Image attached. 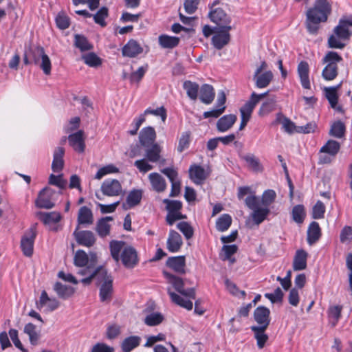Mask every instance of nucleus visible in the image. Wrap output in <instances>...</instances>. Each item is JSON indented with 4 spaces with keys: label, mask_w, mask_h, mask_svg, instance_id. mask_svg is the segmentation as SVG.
Segmentation results:
<instances>
[{
    "label": "nucleus",
    "mask_w": 352,
    "mask_h": 352,
    "mask_svg": "<svg viewBox=\"0 0 352 352\" xmlns=\"http://www.w3.org/2000/svg\"><path fill=\"white\" fill-rule=\"evenodd\" d=\"M345 133V125L341 121L335 122L331 127L329 134L335 138H341Z\"/></svg>",
    "instance_id": "52"
},
{
    "label": "nucleus",
    "mask_w": 352,
    "mask_h": 352,
    "mask_svg": "<svg viewBox=\"0 0 352 352\" xmlns=\"http://www.w3.org/2000/svg\"><path fill=\"white\" fill-rule=\"evenodd\" d=\"M273 73L272 71L268 70L265 72L253 76V79L255 81V85L258 89H263L267 87L273 79Z\"/></svg>",
    "instance_id": "25"
},
{
    "label": "nucleus",
    "mask_w": 352,
    "mask_h": 352,
    "mask_svg": "<svg viewBox=\"0 0 352 352\" xmlns=\"http://www.w3.org/2000/svg\"><path fill=\"white\" fill-rule=\"evenodd\" d=\"M164 319V317L161 313L155 312L147 315L144 322L146 325L153 327L161 324Z\"/></svg>",
    "instance_id": "50"
},
{
    "label": "nucleus",
    "mask_w": 352,
    "mask_h": 352,
    "mask_svg": "<svg viewBox=\"0 0 352 352\" xmlns=\"http://www.w3.org/2000/svg\"><path fill=\"white\" fill-rule=\"evenodd\" d=\"M276 197V194L274 190H266L262 195L261 203L263 206L268 208L275 201Z\"/></svg>",
    "instance_id": "57"
},
{
    "label": "nucleus",
    "mask_w": 352,
    "mask_h": 352,
    "mask_svg": "<svg viewBox=\"0 0 352 352\" xmlns=\"http://www.w3.org/2000/svg\"><path fill=\"white\" fill-rule=\"evenodd\" d=\"M163 202L166 204V209L168 214H172L175 212H178L182 208V202L179 200H170L165 199Z\"/></svg>",
    "instance_id": "54"
},
{
    "label": "nucleus",
    "mask_w": 352,
    "mask_h": 352,
    "mask_svg": "<svg viewBox=\"0 0 352 352\" xmlns=\"http://www.w3.org/2000/svg\"><path fill=\"white\" fill-rule=\"evenodd\" d=\"M25 52L34 65H39L43 73H51L52 65L49 56L45 53L44 48L40 45L25 47Z\"/></svg>",
    "instance_id": "3"
},
{
    "label": "nucleus",
    "mask_w": 352,
    "mask_h": 352,
    "mask_svg": "<svg viewBox=\"0 0 352 352\" xmlns=\"http://www.w3.org/2000/svg\"><path fill=\"white\" fill-rule=\"evenodd\" d=\"M109 16V10L107 7L103 6L100 8L95 14H92L94 22L101 27H105L107 23L105 19Z\"/></svg>",
    "instance_id": "47"
},
{
    "label": "nucleus",
    "mask_w": 352,
    "mask_h": 352,
    "mask_svg": "<svg viewBox=\"0 0 352 352\" xmlns=\"http://www.w3.org/2000/svg\"><path fill=\"white\" fill-rule=\"evenodd\" d=\"M325 206L321 201H318L312 209L311 217L314 219H322L324 217Z\"/></svg>",
    "instance_id": "59"
},
{
    "label": "nucleus",
    "mask_w": 352,
    "mask_h": 352,
    "mask_svg": "<svg viewBox=\"0 0 352 352\" xmlns=\"http://www.w3.org/2000/svg\"><path fill=\"white\" fill-rule=\"evenodd\" d=\"M156 139V133L153 127L147 126L143 128L139 135L140 144L145 148L150 147L154 144Z\"/></svg>",
    "instance_id": "15"
},
{
    "label": "nucleus",
    "mask_w": 352,
    "mask_h": 352,
    "mask_svg": "<svg viewBox=\"0 0 352 352\" xmlns=\"http://www.w3.org/2000/svg\"><path fill=\"white\" fill-rule=\"evenodd\" d=\"M104 267L102 265L96 267L88 276L81 279L80 282L85 285H89L91 284L94 278H96V282H98V277L102 273V270H104Z\"/></svg>",
    "instance_id": "62"
},
{
    "label": "nucleus",
    "mask_w": 352,
    "mask_h": 352,
    "mask_svg": "<svg viewBox=\"0 0 352 352\" xmlns=\"http://www.w3.org/2000/svg\"><path fill=\"white\" fill-rule=\"evenodd\" d=\"M148 179L155 191L162 192L166 190V181L159 173H152L149 174Z\"/></svg>",
    "instance_id": "27"
},
{
    "label": "nucleus",
    "mask_w": 352,
    "mask_h": 352,
    "mask_svg": "<svg viewBox=\"0 0 352 352\" xmlns=\"http://www.w3.org/2000/svg\"><path fill=\"white\" fill-rule=\"evenodd\" d=\"M342 307L340 305L330 306L327 310V316L329 324L334 327L341 318Z\"/></svg>",
    "instance_id": "31"
},
{
    "label": "nucleus",
    "mask_w": 352,
    "mask_h": 352,
    "mask_svg": "<svg viewBox=\"0 0 352 352\" xmlns=\"http://www.w3.org/2000/svg\"><path fill=\"white\" fill-rule=\"evenodd\" d=\"M110 229L111 226L108 223L104 222L103 220L99 219L97 222L96 231L100 237L104 238L109 235Z\"/></svg>",
    "instance_id": "60"
},
{
    "label": "nucleus",
    "mask_w": 352,
    "mask_h": 352,
    "mask_svg": "<svg viewBox=\"0 0 352 352\" xmlns=\"http://www.w3.org/2000/svg\"><path fill=\"white\" fill-rule=\"evenodd\" d=\"M166 265L177 273L184 274L186 272V258L184 256L168 257Z\"/></svg>",
    "instance_id": "18"
},
{
    "label": "nucleus",
    "mask_w": 352,
    "mask_h": 352,
    "mask_svg": "<svg viewBox=\"0 0 352 352\" xmlns=\"http://www.w3.org/2000/svg\"><path fill=\"white\" fill-rule=\"evenodd\" d=\"M141 338L137 336L126 338L122 342L121 347L123 352H131L133 349L139 346Z\"/></svg>",
    "instance_id": "38"
},
{
    "label": "nucleus",
    "mask_w": 352,
    "mask_h": 352,
    "mask_svg": "<svg viewBox=\"0 0 352 352\" xmlns=\"http://www.w3.org/2000/svg\"><path fill=\"white\" fill-rule=\"evenodd\" d=\"M341 83L336 86L324 87L325 97L328 100L331 107L335 108L338 102V89L340 87Z\"/></svg>",
    "instance_id": "35"
},
{
    "label": "nucleus",
    "mask_w": 352,
    "mask_h": 352,
    "mask_svg": "<svg viewBox=\"0 0 352 352\" xmlns=\"http://www.w3.org/2000/svg\"><path fill=\"white\" fill-rule=\"evenodd\" d=\"M78 227L74 232V236L77 243L87 248H90L96 243V237L94 233L89 230L78 231Z\"/></svg>",
    "instance_id": "13"
},
{
    "label": "nucleus",
    "mask_w": 352,
    "mask_h": 352,
    "mask_svg": "<svg viewBox=\"0 0 352 352\" xmlns=\"http://www.w3.org/2000/svg\"><path fill=\"white\" fill-rule=\"evenodd\" d=\"M96 284L100 286V300L102 302H109L112 300L113 294V278L108 274L107 270H102Z\"/></svg>",
    "instance_id": "4"
},
{
    "label": "nucleus",
    "mask_w": 352,
    "mask_h": 352,
    "mask_svg": "<svg viewBox=\"0 0 352 352\" xmlns=\"http://www.w3.org/2000/svg\"><path fill=\"white\" fill-rule=\"evenodd\" d=\"M270 210L268 208H257L253 210L252 213V218L255 224L259 225L267 218L270 214Z\"/></svg>",
    "instance_id": "40"
},
{
    "label": "nucleus",
    "mask_w": 352,
    "mask_h": 352,
    "mask_svg": "<svg viewBox=\"0 0 352 352\" xmlns=\"http://www.w3.org/2000/svg\"><path fill=\"white\" fill-rule=\"evenodd\" d=\"M65 148L59 146L55 148L52 163V169L55 173L60 172L64 168Z\"/></svg>",
    "instance_id": "23"
},
{
    "label": "nucleus",
    "mask_w": 352,
    "mask_h": 352,
    "mask_svg": "<svg viewBox=\"0 0 352 352\" xmlns=\"http://www.w3.org/2000/svg\"><path fill=\"white\" fill-rule=\"evenodd\" d=\"M54 290L56 292L58 297L63 299L69 298L74 293V289L72 287L63 285L60 282H56L54 284Z\"/></svg>",
    "instance_id": "32"
},
{
    "label": "nucleus",
    "mask_w": 352,
    "mask_h": 352,
    "mask_svg": "<svg viewBox=\"0 0 352 352\" xmlns=\"http://www.w3.org/2000/svg\"><path fill=\"white\" fill-rule=\"evenodd\" d=\"M232 27L216 28V34L212 37V44L217 50H221L230 41V31Z\"/></svg>",
    "instance_id": "6"
},
{
    "label": "nucleus",
    "mask_w": 352,
    "mask_h": 352,
    "mask_svg": "<svg viewBox=\"0 0 352 352\" xmlns=\"http://www.w3.org/2000/svg\"><path fill=\"white\" fill-rule=\"evenodd\" d=\"M82 59L86 65L91 67H97L102 65V59L94 52L83 54Z\"/></svg>",
    "instance_id": "46"
},
{
    "label": "nucleus",
    "mask_w": 352,
    "mask_h": 352,
    "mask_svg": "<svg viewBox=\"0 0 352 352\" xmlns=\"http://www.w3.org/2000/svg\"><path fill=\"white\" fill-rule=\"evenodd\" d=\"M243 160L245 161L248 167H250L254 172H262L263 168L261 164L260 160L253 154H248L242 157Z\"/></svg>",
    "instance_id": "41"
},
{
    "label": "nucleus",
    "mask_w": 352,
    "mask_h": 352,
    "mask_svg": "<svg viewBox=\"0 0 352 352\" xmlns=\"http://www.w3.org/2000/svg\"><path fill=\"white\" fill-rule=\"evenodd\" d=\"M143 196V190L141 189H132L126 198V203L123 204V208L126 210L131 209L141 202Z\"/></svg>",
    "instance_id": "19"
},
{
    "label": "nucleus",
    "mask_w": 352,
    "mask_h": 352,
    "mask_svg": "<svg viewBox=\"0 0 352 352\" xmlns=\"http://www.w3.org/2000/svg\"><path fill=\"white\" fill-rule=\"evenodd\" d=\"M160 45L164 49H173L177 47L180 41L179 37L162 34L158 38Z\"/></svg>",
    "instance_id": "30"
},
{
    "label": "nucleus",
    "mask_w": 352,
    "mask_h": 352,
    "mask_svg": "<svg viewBox=\"0 0 352 352\" xmlns=\"http://www.w3.org/2000/svg\"><path fill=\"white\" fill-rule=\"evenodd\" d=\"M53 195V190L50 188H43L38 193V196L35 201L36 206L38 208L51 209L54 206V204L51 201V197Z\"/></svg>",
    "instance_id": "12"
},
{
    "label": "nucleus",
    "mask_w": 352,
    "mask_h": 352,
    "mask_svg": "<svg viewBox=\"0 0 352 352\" xmlns=\"http://www.w3.org/2000/svg\"><path fill=\"white\" fill-rule=\"evenodd\" d=\"M293 220L297 223H302L304 221L306 214L305 207L302 204L295 206L292 211Z\"/></svg>",
    "instance_id": "49"
},
{
    "label": "nucleus",
    "mask_w": 352,
    "mask_h": 352,
    "mask_svg": "<svg viewBox=\"0 0 352 352\" xmlns=\"http://www.w3.org/2000/svg\"><path fill=\"white\" fill-rule=\"evenodd\" d=\"M255 107L256 104H254L250 100H248L240 109L241 118L250 120Z\"/></svg>",
    "instance_id": "56"
},
{
    "label": "nucleus",
    "mask_w": 352,
    "mask_h": 352,
    "mask_svg": "<svg viewBox=\"0 0 352 352\" xmlns=\"http://www.w3.org/2000/svg\"><path fill=\"white\" fill-rule=\"evenodd\" d=\"M237 120V117L234 114L225 115L220 118L217 122V129L219 132L223 133L232 127Z\"/></svg>",
    "instance_id": "22"
},
{
    "label": "nucleus",
    "mask_w": 352,
    "mask_h": 352,
    "mask_svg": "<svg viewBox=\"0 0 352 352\" xmlns=\"http://www.w3.org/2000/svg\"><path fill=\"white\" fill-rule=\"evenodd\" d=\"M232 221V217L230 214H223L216 221V228L219 232H225L230 227Z\"/></svg>",
    "instance_id": "42"
},
{
    "label": "nucleus",
    "mask_w": 352,
    "mask_h": 352,
    "mask_svg": "<svg viewBox=\"0 0 352 352\" xmlns=\"http://www.w3.org/2000/svg\"><path fill=\"white\" fill-rule=\"evenodd\" d=\"M161 147L157 144H152L147 148L146 151V157L147 160L151 162H156L160 158Z\"/></svg>",
    "instance_id": "44"
},
{
    "label": "nucleus",
    "mask_w": 352,
    "mask_h": 352,
    "mask_svg": "<svg viewBox=\"0 0 352 352\" xmlns=\"http://www.w3.org/2000/svg\"><path fill=\"white\" fill-rule=\"evenodd\" d=\"M177 228L182 232L186 239H190L193 236L194 230L190 224L186 221H182L177 224Z\"/></svg>",
    "instance_id": "55"
},
{
    "label": "nucleus",
    "mask_w": 352,
    "mask_h": 352,
    "mask_svg": "<svg viewBox=\"0 0 352 352\" xmlns=\"http://www.w3.org/2000/svg\"><path fill=\"white\" fill-rule=\"evenodd\" d=\"M307 253L303 250H298L294 258L293 269L295 271L305 270L307 267Z\"/></svg>",
    "instance_id": "28"
},
{
    "label": "nucleus",
    "mask_w": 352,
    "mask_h": 352,
    "mask_svg": "<svg viewBox=\"0 0 352 352\" xmlns=\"http://www.w3.org/2000/svg\"><path fill=\"white\" fill-rule=\"evenodd\" d=\"M338 74V65H327L322 72V78L328 81L334 80Z\"/></svg>",
    "instance_id": "48"
},
{
    "label": "nucleus",
    "mask_w": 352,
    "mask_h": 352,
    "mask_svg": "<svg viewBox=\"0 0 352 352\" xmlns=\"http://www.w3.org/2000/svg\"><path fill=\"white\" fill-rule=\"evenodd\" d=\"M168 294L169 295L172 302L175 304L188 310H191L192 309L193 304L191 300L185 299L176 293L170 291V289H168Z\"/></svg>",
    "instance_id": "34"
},
{
    "label": "nucleus",
    "mask_w": 352,
    "mask_h": 352,
    "mask_svg": "<svg viewBox=\"0 0 352 352\" xmlns=\"http://www.w3.org/2000/svg\"><path fill=\"white\" fill-rule=\"evenodd\" d=\"M120 259H121L123 265L128 269L134 268L139 262L135 249L130 245L124 247Z\"/></svg>",
    "instance_id": "8"
},
{
    "label": "nucleus",
    "mask_w": 352,
    "mask_h": 352,
    "mask_svg": "<svg viewBox=\"0 0 352 352\" xmlns=\"http://www.w3.org/2000/svg\"><path fill=\"white\" fill-rule=\"evenodd\" d=\"M352 16L342 18L339 20L338 25L333 29V34L328 38V47L334 49H343L346 44L340 41H349L352 36Z\"/></svg>",
    "instance_id": "2"
},
{
    "label": "nucleus",
    "mask_w": 352,
    "mask_h": 352,
    "mask_svg": "<svg viewBox=\"0 0 352 352\" xmlns=\"http://www.w3.org/2000/svg\"><path fill=\"white\" fill-rule=\"evenodd\" d=\"M84 132L79 130L76 133H72L68 136L69 145L74 150L79 153H84L85 149V143L84 139Z\"/></svg>",
    "instance_id": "14"
},
{
    "label": "nucleus",
    "mask_w": 352,
    "mask_h": 352,
    "mask_svg": "<svg viewBox=\"0 0 352 352\" xmlns=\"http://www.w3.org/2000/svg\"><path fill=\"white\" fill-rule=\"evenodd\" d=\"M142 51L143 49L139 43L135 40L131 39L122 47V53L123 56L133 58L141 54Z\"/></svg>",
    "instance_id": "21"
},
{
    "label": "nucleus",
    "mask_w": 352,
    "mask_h": 352,
    "mask_svg": "<svg viewBox=\"0 0 352 352\" xmlns=\"http://www.w3.org/2000/svg\"><path fill=\"white\" fill-rule=\"evenodd\" d=\"M340 145L338 142L333 140H329L327 142L321 147L320 151L321 153H326L330 155L335 156L339 151Z\"/></svg>",
    "instance_id": "43"
},
{
    "label": "nucleus",
    "mask_w": 352,
    "mask_h": 352,
    "mask_svg": "<svg viewBox=\"0 0 352 352\" xmlns=\"http://www.w3.org/2000/svg\"><path fill=\"white\" fill-rule=\"evenodd\" d=\"M331 12V5L327 0H316L312 8L306 12V28L311 34H317L319 24L327 21Z\"/></svg>",
    "instance_id": "1"
},
{
    "label": "nucleus",
    "mask_w": 352,
    "mask_h": 352,
    "mask_svg": "<svg viewBox=\"0 0 352 352\" xmlns=\"http://www.w3.org/2000/svg\"><path fill=\"white\" fill-rule=\"evenodd\" d=\"M297 72L300 78V83L304 89H309L311 84L309 80V67L307 62L300 61L297 67Z\"/></svg>",
    "instance_id": "17"
},
{
    "label": "nucleus",
    "mask_w": 352,
    "mask_h": 352,
    "mask_svg": "<svg viewBox=\"0 0 352 352\" xmlns=\"http://www.w3.org/2000/svg\"><path fill=\"white\" fill-rule=\"evenodd\" d=\"M36 236L35 228L32 227L21 240V248L23 254L27 257H31L34 251V243Z\"/></svg>",
    "instance_id": "7"
},
{
    "label": "nucleus",
    "mask_w": 352,
    "mask_h": 352,
    "mask_svg": "<svg viewBox=\"0 0 352 352\" xmlns=\"http://www.w3.org/2000/svg\"><path fill=\"white\" fill-rule=\"evenodd\" d=\"M183 241L181 235L174 230H170L166 241V247L170 252H177L182 248Z\"/></svg>",
    "instance_id": "16"
},
{
    "label": "nucleus",
    "mask_w": 352,
    "mask_h": 352,
    "mask_svg": "<svg viewBox=\"0 0 352 352\" xmlns=\"http://www.w3.org/2000/svg\"><path fill=\"white\" fill-rule=\"evenodd\" d=\"M254 319L258 324L256 327L267 328L271 320L270 310L265 306H258L254 311Z\"/></svg>",
    "instance_id": "11"
},
{
    "label": "nucleus",
    "mask_w": 352,
    "mask_h": 352,
    "mask_svg": "<svg viewBox=\"0 0 352 352\" xmlns=\"http://www.w3.org/2000/svg\"><path fill=\"white\" fill-rule=\"evenodd\" d=\"M122 185L116 179H107L101 184L100 190L102 194L108 197L118 196L122 192Z\"/></svg>",
    "instance_id": "10"
},
{
    "label": "nucleus",
    "mask_w": 352,
    "mask_h": 352,
    "mask_svg": "<svg viewBox=\"0 0 352 352\" xmlns=\"http://www.w3.org/2000/svg\"><path fill=\"white\" fill-rule=\"evenodd\" d=\"M283 296L284 294L280 287H277L274 293L265 294V297L269 299L272 303L281 302Z\"/></svg>",
    "instance_id": "64"
},
{
    "label": "nucleus",
    "mask_w": 352,
    "mask_h": 352,
    "mask_svg": "<svg viewBox=\"0 0 352 352\" xmlns=\"http://www.w3.org/2000/svg\"><path fill=\"white\" fill-rule=\"evenodd\" d=\"M188 172L190 178L197 184H201L208 177L205 169L200 165H191Z\"/></svg>",
    "instance_id": "20"
},
{
    "label": "nucleus",
    "mask_w": 352,
    "mask_h": 352,
    "mask_svg": "<svg viewBox=\"0 0 352 352\" xmlns=\"http://www.w3.org/2000/svg\"><path fill=\"white\" fill-rule=\"evenodd\" d=\"M183 88L186 91V94L190 100H197L199 90V86L197 82L186 80L183 83Z\"/></svg>",
    "instance_id": "36"
},
{
    "label": "nucleus",
    "mask_w": 352,
    "mask_h": 352,
    "mask_svg": "<svg viewBox=\"0 0 352 352\" xmlns=\"http://www.w3.org/2000/svg\"><path fill=\"white\" fill-rule=\"evenodd\" d=\"M250 329L254 333V338L256 340V344L258 348L259 349H262L269 339V336L265 333V331L267 328L256 327V326H252Z\"/></svg>",
    "instance_id": "29"
},
{
    "label": "nucleus",
    "mask_w": 352,
    "mask_h": 352,
    "mask_svg": "<svg viewBox=\"0 0 352 352\" xmlns=\"http://www.w3.org/2000/svg\"><path fill=\"white\" fill-rule=\"evenodd\" d=\"M210 21L217 25V28L232 27L230 16L221 8L211 9L208 13Z\"/></svg>",
    "instance_id": "9"
},
{
    "label": "nucleus",
    "mask_w": 352,
    "mask_h": 352,
    "mask_svg": "<svg viewBox=\"0 0 352 352\" xmlns=\"http://www.w3.org/2000/svg\"><path fill=\"white\" fill-rule=\"evenodd\" d=\"M164 277L167 279L168 283L171 284L174 289L180 294L185 297L195 299V289L194 287L184 288V285L188 280L174 275L170 272L164 271L163 272Z\"/></svg>",
    "instance_id": "5"
},
{
    "label": "nucleus",
    "mask_w": 352,
    "mask_h": 352,
    "mask_svg": "<svg viewBox=\"0 0 352 352\" xmlns=\"http://www.w3.org/2000/svg\"><path fill=\"white\" fill-rule=\"evenodd\" d=\"M93 221V214L91 209L87 206H82L78 214V224H91Z\"/></svg>",
    "instance_id": "37"
},
{
    "label": "nucleus",
    "mask_w": 352,
    "mask_h": 352,
    "mask_svg": "<svg viewBox=\"0 0 352 352\" xmlns=\"http://www.w3.org/2000/svg\"><path fill=\"white\" fill-rule=\"evenodd\" d=\"M49 184L64 189L66 186L67 181L63 179L62 174L58 175L51 174L49 177Z\"/></svg>",
    "instance_id": "63"
},
{
    "label": "nucleus",
    "mask_w": 352,
    "mask_h": 352,
    "mask_svg": "<svg viewBox=\"0 0 352 352\" xmlns=\"http://www.w3.org/2000/svg\"><path fill=\"white\" fill-rule=\"evenodd\" d=\"M342 60V56L336 52L329 51L323 57L322 61L323 64L330 65H338V63Z\"/></svg>",
    "instance_id": "51"
},
{
    "label": "nucleus",
    "mask_w": 352,
    "mask_h": 352,
    "mask_svg": "<svg viewBox=\"0 0 352 352\" xmlns=\"http://www.w3.org/2000/svg\"><path fill=\"white\" fill-rule=\"evenodd\" d=\"M190 132L186 131L182 133L179 140L177 146V151L179 153L183 152L185 149L188 148L190 145Z\"/></svg>",
    "instance_id": "61"
},
{
    "label": "nucleus",
    "mask_w": 352,
    "mask_h": 352,
    "mask_svg": "<svg viewBox=\"0 0 352 352\" xmlns=\"http://www.w3.org/2000/svg\"><path fill=\"white\" fill-rule=\"evenodd\" d=\"M307 234L308 244L311 245L316 243L321 236V229L319 223L316 221H312L308 227Z\"/></svg>",
    "instance_id": "24"
},
{
    "label": "nucleus",
    "mask_w": 352,
    "mask_h": 352,
    "mask_svg": "<svg viewBox=\"0 0 352 352\" xmlns=\"http://www.w3.org/2000/svg\"><path fill=\"white\" fill-rule=\"evenodd\" d=\"M215 97V92L213 87L209 84H204L200 88V100L206 104L212 102Z\"/></svg>",
    "instance_id": "26"
},
{
    "label": "nucleus",
    "mask_w": 352,
    "mask_h": 352,
    "mask_svg": "<svg viewBox=\"0 0 352 352\" xmlns=\"http://www.w3.org/2000/svg\"><path fill=\"white\" fill-rule=\"evenodd\" d=\"M119 172V169L115 166L113 164H108L105 166L100 168L96 173L95 175V179H100L104 175L111 174V173H117Z\"/></svg>",
    "instance_id": "58"
},
{
    "label": "nucleus",
    "mask_w": 352,
    "mask_h": 352,
    "mask_svg": "<svg viewBox=\"0 0 352 352\" xmlns=\"http://www.w3.org/2000/svg\"><path fill=\"white\" fill-rule=\"evenodd\" d=\"M125 242L122 241L113 240L109 243V249L113 259L118 262L120 261V253L124 248Z\"/></svg>",
    "instance_id": "39"
},
{
    "label": "nucleus",
    "mask_w": 352,
    "mask_h": 352,
    "mask_svg": "<svg viewBox=\"0 0 352 352\" xmlns=\"http://www.w3.org/2000/svg\"><path fill=\"white\" fill-rule=\"evenodd\" d=\"M36 216L45 225L57 223L61 219L60 213L56 212H38Z\"/></svg>",
    "instance_id": "33"
},
{
    "label": "nucleus",
    "mask_w": 352,
    "mask_h": 352,
    "mask_svg": "<svg viewBox=\"0 0 352 352\" xmlns=\"http://www.w3.org/2000/svg\"><path fill=\"white\" fill-rule=\"evenodd\" d=\"M74 45L80 51L85 52L93 49V45L89 43L87 38L81 34H76L74 36Z\"/></svg>",
    "instance_id": "45"
},
{
    "label": "nucleus",
    "mask_w": 352,
    "mask_h": 352,
    "mask_svg": "<svg viewBox=\"0 0 352 352\" xmlns=\"http://www.w3.org/2000/svg\"><path fill=\"white\" fill-rule=\"evenodd\" d=\"M74 263L77 267H85L89 263V256L84 250H78L74 255Z\"/></svg>",
    "instance_id": "53"
}]
</instances>
